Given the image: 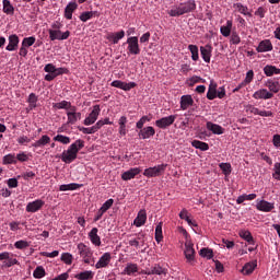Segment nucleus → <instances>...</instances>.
I'll return each mask as SVG.
<instances>
[{"label": "nucleus", "mask_w": 280, "mask_h": 280, "mask_svg": "<svg viewBox=\"0 0 280 280\" xmlns=\"http://www.w3.org/2000/svg\"><path fill=\"white\" fill-rule=\"evenodd\" d=\"M84 148V140L78 139L75 142L69 145L68 150H65L61 153V161L62 163H73L75 159H78V152Z\"/></svg>", "instance_id": "f257e3e1"}, {"label": "nucleus", "mask_w": 280, "mask_h": 280, "mask_svg": "<svg viewBox=\"0 0 280 280\" xmlns=\"http://www.w3.org/2000/svg\"><path fill=\"white\" fill-rule=\"evenodd\" d=\"M191 12H196V0H188L186 2H182L176 7H173L168 14L171 16H183V14H189Z\"/></svg>", "instance_id": "f03ea898"}, {"label": "nucleus", "mask_w": 280, "mask_h": 280, "mask_svg": "<svg viewBox=\"0 0 280 280\" xmlns=\"http://www.w3.org/2000/svg\"><path fill=\"white\" fill-rule=\"evenodd\" d=\"M77 253L80 255L83 264L88 266H95V256H93V249L84 243L77 245Z\"/></svg>", "instance_id": "7ed1b4c3"}, {"label": "nucleus", "mask_w": 280, "mask_h": 280, "mask_svg": "<svg viewBox=\"0 0 280 280\" xmlns=\"http://www.w3.org/2000/svg\"><path fill=\"white\" fill-rule=\"evenodd\" d=\"M165 170H167V164H159L153 167L145 168L143 171V176H145V178H156L159 176H163V174H165Z\"/></svg>", "instance_id": "20e7f679"}, {"label": "nucleus", "mask_w": 280, "mask_h": 280, "mask_svg": "<svg viewBox=\"0 0 280 280\" xmlns=\"http://www.w3.org/2000/svg\"><path fill=\"white\" fill-rule=\"evenodd\" d=\"M124 45L127 46L128 56H139L141 54V47H139V37L131 36L127 38V42Z\"/></svg>", "instance_id": "39448f33"}, {"label": "nucleus", "mask_w": 280, "mask_h": 280, "mask_svg": "<svg viewBox=\"0 0 280 280\" xmlns=\"http://www.w3.org/2000/svg\"><path fill=\"white\" fill-rule=\"evenodd\" d=\"M141 273L148 276L156 275L158 277H167L168 270L167 268L162 267L159 264H155L150 269L142 270Z\"/></svg>", "instance_id": "423d86ee"}, {"label": "nucleus", "mask_w": 280, "mask_h": 280, "mask_svg": "<svg viewBox=\"0 0 280 280\" xmlns=\"http://www.w3.org/2000/svg\"><path fill=\"white\" fill-rule=\"evenodd\" d=\"M175 121L176 115H171L155 120V126L162 130H165L166 128H170V126H172Z\"/></svg>", "instance_id": "0eeeda50"}, {"label": "nucleus", "mask_w": 280, "mask_h": 280, "mask_svg": "<svg viewBox=\"0 0 280 280\" xmlns=\"http://www.w3.org/2000/svg\"><path fill=\"white\" fill-rule=\"evenodd\" d=\"M49 34V39L50 40H67L69 36H71L70 31L62 32L61 30L59 31H48Z\"/></svg>", "instance_id": "6e6552de"}, {"label": "nucleus", "mask_w": 280, "mask_h": 280, "mask_svg": "<svg viewBox=\"0 0 280 280\" xmlns=\"http://www.w3.org/2000/svg\"><path fill=\"white\" fill-rule=\"evenodd\" d=\"M100 105H95L93 107V110L89 114V116L84 119L83 124L84 126H93L97 121V118L100 117Z\"/></svg>", "instance_id": "1a4fd4ad"}, {"label": "nucleus", "mask_w": 280, "mask_h": 280, "mask_svg": "<svg viewBox=\"0 0 280 280\" xmlns=\"http://www.w3.org/2000/svg\"><path fill=\"white\" fill-rule=\"evenodd\" d=\"M43 207H45V201H43L42 199H37L26 205V211L27 213H36L40 211Z\"/></svg>", "instance_id": "9d476101"}, {"label": "nucleus", "mask_w": 280, "mask_h": 280, "mask_svg": "<svg viewBox=\"0 0 280 280\" xmlns=\"http://www.w3.org/2000/svg\"><path fill=\"white\" fill-rule=\"evenodd\" d=\"M110 86H114L115 89H121V91H131V89H135L137 86V83L136 82L126 83L120 80H115L110 83Z\"/></svg>", "instance_id": "9b49d317"}, {"label": "nucleus", "mask_w": 280, "mask_h": 280, "mask_svg": "<svg viewBox=\"0 0 280 280\" xmlns=\"http://www.w3.org/2000/svg\"><path fill=\"white\" fill-rule=\"evenodd\" d=\"M126 36V31L121 30L116 33H108L106 38L112 45H117Z\"/></svg>", "instance_id": "f8f14e48"}, {"label": "nucleus", "mask_w": 280, "mask_h": 280, "mask_svg": "<svg viewBox=\"0 0 280 280\" xmlns=\"http://www.w3.org/2000/svg\"><path fill=\"white\" fill-rule=\"evenodd\" d=\"M154 135H156V130L152 126L142 127L138 132L139 139L143 140L150 139L151 137H154Z\"/></svg>", "instance_id": "ddd939ff"}, {"label": "nucleus", "mask_w": 280, "mask_h": 280, "mask_svg": "<svg viewBox=\"0 0 280 280\" xmlns=\"http://www.w3.org/2000/svg\"><path fill=\"white\" fill-rule=\"evenodd\" d=\"M256 209L262 211L264 213H270L275 209V203L266 200H257Z\"/></svg>", "instance_id": "4468645a"}, {"label": "nucleus", "mask_w": 280, "mask_h": 280, "mask_svg": "<svg viewBox=\"0 0 280 280\" xmlns=\"http://www.w3.org/2000/svg\"><path fill=\"white\" fill-rule=\"evenodd\" d=\"M19 43H21V39L19 38V35L12 34L9 36V44L5 47L7 51H16L19 49Z\"/></svg>", "instance_id": "2eb2a0df"}, {"label": "nucleus", "mask_w": 280, "mask_h": 280, "mask_svg": "<svg viewBox=\"0 0 280 280\" xmlns=\"http://www.w3.org/2000/svg\"><path fill=\"white\" fill-rule=\"evenodd\" d=\"M254 100H272L275 94L267 89H260L253 94Z\"/></svg>", "instance_id": "dca6fc26"}, {"label": "nucleus", "mask_w": 280, "mask_h": 280, "mask_svg": "<svg viewBox=\"0 0 280 280\" xmlns=\"http://www.w3.org/2000/svg\"><path fill=\"white\" fill-rule=\"evenodd\" d=\"M257 268V260H253L249 262H246L243 268L241 269V275H244L245 277H248L255 272V269Z\"/></svg>", "instance_id": "f3484780"}, {"label": "nucleus", "mask_w": 280, "mask_h": 280, "mask_svg": "<svg viewBox=\"0 0 280 280\" xmlns=\"http://www.w3.org/2000/svg\"><path fill=\"white\" fill-rule=\"evenodd\" d=\"M272 42H270V39H264L258 44L256 51L258 54H265L266 51H272Z\"/></svg>", "instance_id": "a211bd4d"}, {"label": "nucleus", "mask_w": 280, "mask_h": 280, "mask_svg": "<svg viewBox=\"0 0 280 280\" xmlns=\"http://www.w3.org/2000/svg\"><path fill=\"white\" fill-rule=\"evenodd\" d=\"M110 259H113L110 253L103 254L98 261L95 264L96 270H100V268L108 267V264H110Z\"/></svg>", "instance_id": "6ab92c4d"}, {"label": "nucleus", "mask_w": 280, "mask_h": 280, "mask_svg": "<svg viewBox=\"0 0 280 280\" xmlns=\"http://www.w3.org/2000/svg\"><path fill=\"white\" fill-rule=\"evenodd\" d=\"M97 233H100V230L97 228H93L89 232V238L94 246H102V238L100 235H97Z\"/></svg>", "instance_id": "aec40b11"}, {"label": "nucleus", "mask_w": 280, "mask_h": 280, "mask_svg": "<svg viewBox=\"0 0 280 280\" xmlns=\"http://www.w3.org/2000/svg\"><path fill=\"white\" fill-rule=\"evenodd\" d=\"M139 174H141V168L133 167V168H130L129 171L124 172L121 174V178L124 180H132V178H135L136 176H139Z\"/></svg>", "instance_id": "412c9836"}, {"label": "nucleus", "mask_w": 280, "mask_h": 280, "mask_svg": "<svg viewBox=\"0 0 280 280\" xmlns=\"http://www.w3.org/2000/svg\"><path fill=\"white\" fill-rule=\"evenodd\" d=\"M201 58L205 62H211V54L213 51V47L211 45H206L200 47Z\"/></svg>", "instance_id": "4be33fe9"}, {"label": "nucleus", "mask_w": 280, "mask_h": 280, "mask_svg": "<svg viewBox=\"0 0 280 280\" xmlns=\"http://www.w3.org/2000/svg\"><path fill=\"white\" fill-rule=\"evenodd\" d=\"M75 10H78V3L69 2L65 9V19L71 21V19H73V12H75Z\"/></svg>", "instance_id": "5701e85b"}, {"label": "nucleus", "mask_w": 280, "mask_h": 280, "mask_svg": "<svg viewBox=\"0 0 280 280\" xmlns=\"http://www.w3.org/2000/svg\"><path fill=\"white\" fill-rule=\"evenodd\" d=\"M185 257L187 259V261H194V257L196 255V249H194V244L186 242L185 243Z\"/></svg>", "instance_id": "b1692460"}, {"label": "nucleus", "mask_w": 280, "mask_h": 280, "mask_svg": "<svg viewBox=\"0 0 280 280\" xmlns=\"http://www.w3.org/2000/svg\"><path fill=\"white\" fill-rule=\"evenodd\" d=\"M98 16L100 11H85L80 14L79 19L82 21V23H86V21H91V19H98Z\"/></svg>", "instance_id": "393cba45"}, {"label": "nucleus", "mask_w": 280, "mask_h": 280, "mask_svg": "<svg viewBox=\"0 0 280 280\" xmlns=\"http://www.w3.org/2000/svg\"><path fill=\"white\" fill-rule=\"evenodd\" d=\"M206 128H207V130H210V132H212V135H224V128H222V126H220L218 124L208 121L206 124Z\"/></svg>", "instance_id": "a878e982"}, {"label": "nucleus", "mask_w": 280, "mask_h": 280, "mask_svg": "<svg viewBox=\"0 0 280 280\" xmlns=\"http://www.w3.org/2000/svg\"><path fill=\"white\" fill-rule=\"evenodd\" d=\"M238 235H240V237H242V240L247 242V244H249V246H255V238L253 237V234L250 233V231L241 230L238 232Z\"/></svg>", "instance_id": "bb28decb"}, {"label": "nucleus", "mask_w": 280, "mask_h": 280, "mask_svg": "<svg viewBox=\"0 0 280 280\" xmlns=\"http://www.w3.org/2000/svg\"><path fill=\"white\" fill-rule=\"evenodd\" d=\"M262 71L267 78H272V75H280V69L277 68V66L267 65L264 67Z\"/></svg>", "instance_id": "cd10ccee"}, {"label": "nucleus", "mask_w": 280, "mask_h": 280, "mask_svg": "<svg viewBox=\"0 0 280 280\" xmlns=\"http://www.w3.org/2000/svg\"><path fill=\"white\" fill-rule=\"evenodd\" d=\"M148 220V213H145V210H140L138 212L137 218L133 221L135 226H143Z\"/></svg>", "instance_id": "c85d7f7f"}, {"label": "nucleus", "mask_w": 280, "mask_h": 280, "mask_svg": "<svg viewBox=\"0 0 280 280\" xmlns=\"http://www.w3.org/2000/svg\"><path fill=\"white\" fill-rule=\"evenodd\" d=\"M265 86L269 89V93H272V95H275V93H278L280 91L279 81H273L272 79L267 80L265 83Z\"/></svg>", "instance_id": "c756f323"}, {"label": "nucleus", "mask_w": 280, "mask_h": 280, "mask_svg": "<svg viewBox=\"0 0 280 280\" xmlns=\"http://www.w3.org/2000/svg\"><path fill=\"white\" fill-rule=\"evenodd\" d=\"M135 272H139V266L137 264L129 262L122 270L121 275H128V277H132Z\"/></svg>", "instance_id": "7c9ffc66"}, {"label": "nucleus", "mask_w": 280, "mask_h": 280, "mask_svg": "<svg viewBox=\"0 0 280 280\" xmlns=\"http://www.w3.org/2000/svg\"><path fill=\"white\" fill-rule=\"evenodd\" d=\"M217 97H218V83L211 81L207 92V98L215 100Z\"/></svg>", "instance_id": "2f4dec72"}, {"label": "nucleus", "mask_w": 280, "mask_h": 280, "mask_svg": "<svg viewBox=\"0 0 280 280\" xmlns=\"http://www.w3.org/2000/svg\"><path fill=\"white\" fill-rule=\"evenodd\" d=\"M194 104V98L191 97V95H183L180 97V109L182 110H187V108H189V106H191Z\"/></svg>", "instance_id": "473e14b6"}, {"label": "nucleus", "mask_w": 280, "mask_h": 280, "mask_svg": "<svg viewBox=\"0 0 280 280\" xmlns=\"http://www.w3.org/2000/svg\"><path fill=\"white\" fill-rule=\"evenodd\" d=\"M231 30H233V21L228 20L226 25H223V26L220 27V33L225 38H229V36H231Z\"/></svg>", "instance_id": "72a5a7b5"}, {"label": "nucleus", "mask_w": 280, "mask_h": 280, "mask_svg": "<svg viewBox=\"0 0 280 280\" xmlns=\"http://www.w3.org/2000/svg\"><path fill=\"white\" fill-rule=\"evenodd\" d=\"M48 143H51V138L49 136L44 135L40 137L39 140L35 141L32 147L33 148H44V145H47Z\"/></svg>", "instance_id": "f704fd0d"}, {"label": "nucleus", "mask_w": 280, "mask_h": 280, "mask_svg": "<svg viewBox=\"0 0 280 280\" xmlns=\"http://www.w3.org/2000/svg\"><path fill=\"white\" fill-rule=\"evenodd\" d=\"M94 277H95V272H93L91 270H85V271H82L80 273H77L74 276V279H78V280H92Z\"/></svg>", "instance_id": "c9c22d12"}, {"label": "nucleus", "mask_w": 280, "mask_h": 280, "mask_svg": "<svg viewBox=\"0 0 280 280\" xmlns=\"http://www.w3.org/2000/svg\"><path fill=\"white\" fill-rule=\"evenodd\" d=\"M82 185L71 183V184H62L59 186V191H75V189H80Z\"/></svg>", "instance_id": "e433bc0d"}, {"label": "nucleus", "mask_w": 280, "mask_h": 280, "mask_svg": "<svg viewBox=\"0 0 280 280\" xmlns=\"http://www.w3.org/2000/svg\"><path fill=\"white\" fill-rule=\"evenodd\" d=\"M191 145L192 148H196V150H201V152H207V150H209V143L200 140H192Z\"/></svg>", "instance_id": "4c0bfd02"}, {"label": "nucleus", "mask_w": 280, "mask_h": 280, "mask_svg": "<svg viewBox=\"0 0 280 280\" xmlns=\"http://www.w3.org/2000/svg\"><path fill=\"white\" fill-rule=\"evenodd\" d=\"M65 73H69L67 68H55V73L51 77H46L47 82H52V80H56L58 75H65Z\"/></svg>", "instance_id": "58836bf2"}, {"label": "nucleus", "mask_w": 280, "mask_h": 280, "mask_svg": "<svg viewBox=\"0 0 280 280\" xmlns=\"http://www.w3.org/2000/svg\"><path fill=\"white\" fill-rule=\"evenodd\" d=\"M2 11L4 12V14H14V5H12V2H10V0H2Z\"/></svg>", "instance_id": "ea45409f"}, {"label": "nucleus", "mask_w": 280, "mask_h": 280, "mask_svg": "<svg viewBox=\"0 0 280 280\" xmlns=\"http://www.w3.org/2000/svg\"><path fill=\"white\" fill-rule=\"evenodd\" d=\"M38 103V96L35 93H31L27 98L28 110H34Z\"/></svg>", "instance_id": "a19ab883"}, {"label": "nucleus", "mask_w": 280, "mask_h": 280, "mask_svg": "<svg viewBox=\"0 0 280 280\" xmlns=\"http://www.w3.org/2000/svg\"><path fill=\"white\" fill-rule=\"evenodd\" d=\"M46 276H47V271H45L44 266H37L33 271L34 279H43Z\"/></svg>", "instance_id": "79ce46f5"}, {"label": "nucleus", "mask_w": 280, "mask_h": 280, "mask_svg": "<svg viewBox=\"0 0 280 280\" xmlns=\"http://www.w3.org/2000/svg\"><path fill=\"white\" fill-rule=\"evenodd\" d=\"M233 8L236 9L240 14H244V16H252L250 12H248V7L237 2L233 4Z\"/></svg>", "instance_id": "37998d69"}, {"label": "nucleus", "mask_w": 280, "mask_h": 280, "mask_svg": "<svg viewBox=\"0 0 280 280\" xmlns=\"http://www.w3.org/2000/svg\"><path fill=\"white\" fill-rule=\"evenodd\" d=\"M155 242H158V244H161V242H163V222H160L155 226Z\"/></svg>", "instance_id": "c03bdc74"}, {"label": "nucleus", "mask_w": 280, "mask_h": 280, "mask_svg": "<svg viewBox=\"0 0 280 280\" xmlns=\"http://www.w3.org/2000/svg\"><path fill=\"white\" fill-rule=\"evenodd\" d=\"M126 124H128V118L126 116H121L119 118V135H121V137H126Z\"/></svg>", "instance_id": "a18cd8bd"}, {"label": "nucleus", "mask_w": 280, "mask_h": 280, "mask_svg": "<svg viewBox=\"0 0 280 280\" xmlns=\"http://www.w3.org/2000/svg\"><path fill=\"white\" fill-rule=\"evenodd\" d=\"M44 71H45V73H47V74L44 77V80H46V82H47V78L52 77L54 73H56V66H54V63H47V65L44 67Z\"/></svg>", "instance_id": "49530a36"}, {"label": "nucleus", "mask_w": 280, "mask_h": 280, "mask_svg": "<svg viewBox=\"0 0 280 280\" xmlns=\"http://www.w3.org/2000/svg\"><path fill=\"white\" fill-rule=\"evenodd\" d=\"M54 108H57V110H69V108H71V102L61 101L59 103H55Z\"/></svg>", "instance_id": "de8ad7c7"}, {"label": "nucleus", "mask_w": 280, "mask_h": 280, "mask_svg": "<svg viewBox=\"0 0 280 280\" xmlns=\"http://www.w3.org/2000/svg\"><path fill=\"white\" fill-rule=\"evenodd\" d=\"M3 164L4 165H14L16 164V156L12 153H9L3 156Z\"/></svg>", "instance_id": "09e8293b"}, {"label": "nucleus", "mask_w": 280, "mask_h": 280, "mask_svg": "<svg viewBox=\"0 0 280 280\" xmlns=\"http://www.w3.org/2000/svg\"><path fill=\"white\" fill-rule=\"evenodd\" d=\"M188 49H189V51H190V54H191V59H192L195 62H197V60L200 58V56H199V54H198V46L190 44V45L188 46Z\"/></svg>", "instance_id": "8fccbe9b"}, {"label": "nucleus", "mask_w": 280, "mask_h": 280, "mask_svg": "<svg viewBox=\"0 0 280 280\" xmlns=\"http://www.w3.org/2000/svg\"><path fill=\"white\" fill-rule=\"evenodd\" d=\"M54 141H58L59 143H62L63 145H69V143H71V138H69L67 136H62V135H57L54 138Z\"/></svg>", "instance_id": "3c124183"}, {"label": "nucleus", "mask_w": 280, "mask_h": 280, "mask_svg": "<svg viewBox=\"0 0 280 280\" xmlns=\"http://www.w3.org/2000/svg\"><path fill=\"white\" fill-rule=\"evenodd\" d=\"M14 247L18 248V250H25V248H30V242L27 241H18L14 243Z\"/></svg>", "instance_id": "603ef678"}, {"label": "nucleus", "mask_w": 280, "mask_h": 280, "mask_svg": "<svg viewBox=\"0 0 280 280\" xmlns=\"http://www.w3.org/2000/svg\"><path fill=\"white\" fill-rule=\"evenodd\" d=\"M61 261H65L67 266H71L73 264V255L69 253L61 254Z\"/></svg>", "instance_id": "864d4df0"}, {"label": "nucleus", "mask_w": 280, "mask_h": 280, "mask_svg": "<svg viewBox=\"0 0 280 280\" xmlns=\"http://www.w3.org/2000/svg\"><path fill=\"white\" fill-rule=\"evenodd\" d=\"M34 43H36V37L34 36H31V37H25L23 40H22V46L23 47H32V45H34Z\"/></svg>", "instance_id": "5fc2aeb1"}, {"label": "nucleus", "mask_w": 280, "mask_h": 280, "mask_svg": "<svg viewBox=\"0 0 280 280\" xmlns=\"http://www.w3.org/2000/svg\"><path fill=\"white\" fill-rule=\"evenodd\" d=\"M199 255L201 257H207V259H212L213 250H211L209 248H201L200 252H199Z\"/></svg>", "instance_id": "6e6d98bb"}, {"label": "nucleus", "mask_w": 280, "mask_h": 280, "mask_svg": "<svg viewBox=\"0 0 280 280\" xmlns=\"http://www.w3.org/2000/svg\"><path fill=\"white\" fill-rule=\"evenodd\" d=\"M148 121H150V117L142 116L139 119V121L136 124V128H138V130H140L141 128H143V126H145V124H148Z\"/></svg>", "instance_id": "4d7b16f0"}, {"label": "nucleus", "mask_w": 280, "mask_h": 280, "mask_svg": "<svg viewBox=\"0 0 280 280\" xmlns=\"http://www.w3.org/2000/svg\"><path fill=\"white\" fill-rule=\"evenodd\" d=\"M115 203L114 199H108L106 200L102 207L100 208L103 212L106 213V211H108V209H110V207H113V205Z\"/></svg>", "instance_id": "13d9d810"}, {"label": "nucleus", "mask_w": 280, "mask_h": 280, "mask_svg": "<svg viewBox=\"0 0 280 280\" xmlns=\"http://www.w3.org/2000/svg\"><path fill=\"white\" fill-rule=\"evenodd\" d=\"M78 130L80 132H83V135H95V128L92 126V127H78Z\"/></svg>", "instance_id": "bf43d9fd"}, {"label": "nucleus", "mask_w": 280, "mask_h": 280, "mask_svg": "<svg viewBox=\"0 0 280 280\" xmlns=\"http://www.w3.org/2000/svg\"><path fill=\"white\" fill-rule=\"evenodd\" d=\"M230 43H232V45H240V43H242V38H240V35L237 34V32L232 33Z\"/></svg>", "instance_id": "052dcab7"}, {"label": "nucleus", "mask_w": 280, "mask_h": 280, "mask_svg": "<svg viewBox=\"0 0 280 280\" xmlns=\"http://www.w3.org/2000/svg\"><path fill=\"white\" fill-rule=\"evenodd\" d=\"M220 170H222L223 174L225 176L231 175V164L229 163H221L220 164Z\"/></svg>", "instance_id": "680f3d73"}, {"label": "nucleus", "mask_w": 280, "mask_h": 280, "mask_svg": "<svg viewBox=\"0 0 280 280\" xmlns=\"http://www.w3.org/2000/svg\"><path fill=\"white\" fill-rule=\"evenodd\" d=\"M67 117H68L67 124H70L71 126L78 122V118H75V113H67Z\"/></svg>", "instance_id": "e2e57ef3"}, {"label": "nucleus", "mask_w": 280, "mask_h": 280, "mask_svg": "<svg viewBox=\"0 0 280 280\" xmlns=\"http://www.w3.org/2000/svg\"><path fill=\"white\" fill-rule=\"evenodd\" d=\"M7 185L10 189H16V187H19V180L16 178H10L7 182Z\"/></svg>", "instance_id": "0e129e2a"}, {"label": "nucleus", "mask_w": 280, "mask_h": 280, "mask_svg": "<svg viewBox=\"0 0 280 280\" xmlns=\"http://www.w3.org/2000/svg\"><path fill=\"white\" fill-rule=\"evenodd\" d=\"M21 176L24 180H30V178H34L36 176V173L32 171H27L23 173Z\"/></svg>", "instance_id": "69168bd1"}, {"label": "nucleus", "mask_w": 280, "mask_h": 280, "mask_svg": "<svg viewBox=\"0 0 280 280\" xmlns=\"http://www.w3.org/2000/svg\"><path fill=\"white\" fill-rule=\"evenodd\" d=\"M15 159L20 161V163H25L30 160V158L27 156V154H25V152L19 153Z\"/></svg>", "instance_id": "338daca9"}, {"label": "nucleus", "mask_w": 280, "mask_h": 280, "mask_svg": "<svg viewBox=\"0 0 280 280\" xmlns=\"http://www.w3.org/2000/svg\"><path fill=\"white\" fill-rule=\"evenodd\" d=\"M275 148H280V135H275L272 139Z\"/></svg>", "instance_id": "774afa93"}]
</instances>
